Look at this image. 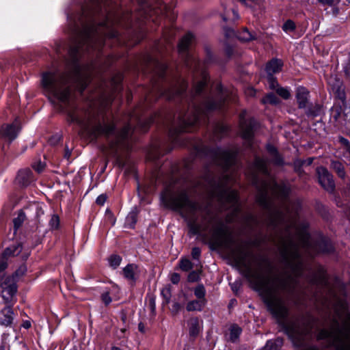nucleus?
Segmentation results:
<instances>
[{
    "label": "nucleus",
    "mask_w": 350,
    "mask_h": 350,
    "mask_svg": "<svg viewBox=\"0 0 350 350\" xmlns=\"http://www.w3.org/2000/svg\"><path fill=\"white\" fill-rule=\"evenodd\" d=\"M254 184L258 189L256 200L267 213V225L274 231L275 237L272 239L278 247L287 271L284 274L264 275L263 267L271 271V263L265 258H256L250 252H241L236 257V262L243 268V275L259 293L267 310L294 345L301 347L307 339L309 328L301 318L288 319L287 301L298 285V278L303 273L299 245L308 250L311 242L308 234L298 230L291 218V202L286 200L289 187L273 180L259 181L256 176Z\"/></svg>",
    "instance_id": "f257e3e1"
},
{
    "label": "nucleus",
    "mask_w": 350,
    "mask_h": 350,
    "mask_svg": "<svg viewBox=\"0 0 350 350\" xmlns=\"http://www.w3.org/2000/svg\"><path fill=\"white\" fill-rule=\"evenodd\" d=\"M98 14L95 12L83 10L71 21L70 31L76 40L69 51V70L62 73H44L42 83L44 90L61 104L71 122L78 124L92 139L105 137L109 154L119 159V150L129 148L133 123L130 122L118 131L113 121L100 120L92 109L75 107L72 103L71 85L76 83L81 92L88 85V75L83 72L79 62L81 53L84 50L99 51L106 37L119 36L118 31L111 27L113 14L110 11L103 21L98 22Z\"/></svg>",
    "instance_id": "f03ea898"
},
{
    "label": "nucleus",
    "mask_w": 350,
    "mask_h": 350,
    "mask_svg": "<svg viewBox=\"0 0 350 350\" xmlns=\"http://www.w3.org/2000/svg\"><path fill=\"white\" fill-rule=\"evenodd\" d=\"M194 36L191 33H187L180 41L178 51L184 59L187 66L192 68L193 71L199 72L202 75V80L196 82L193 90L191 92L190 98L192 100L193 107L190 112L179 115L178 117L177 126L170 130L169 137L174 144H178V135L183 131L191 132L197 125L206 123L208 114L216 109H221L226 102V94L223 92L220 85H217V96L213 98L208 96L203 98L201 104L197 105L194 100L200 96L206 83V74L204 70V63L200 62L189 51Z\"/></svg>",
    "instance_id": "7ed1b4c3"
},
{
    "label": "nucleus",
    "mask_w": 350,
    "mask_h": 350,
    "mask_svg": "<svg viewBox=\"0 0 350 350\" xmlns=\"http://www.w3.org/2000/svg\"><path fill=\"white\" fill-rule=\"evenodd\" d=\"M165 206L180 211L187 219L189 232L193 234L202 235L211 230V244L215 247H226L230 239V234L223 220L213 211L209 204H203L191 201L186 191L183 190L176 194L169 191L161 196Z\"/></svg>",
    "instance_id": "20e7f679"
},
{
    "label": "nucleus",
    "mask_w": 350,
    "mask_h": 350,
    "mask_svg": "<svg viewBox=\"0 0 350 350\" xmlns=\"http://www.w3.org/2000/svg\"><path fill=\"white\" fill-rule=\"evenodd\" d=\"M205 181L211 198L218 202L219 208L231 210V215L228 216L227 221L231 222L238 218L241 213V206L237 191L230 186L232 181H229L228 175H224L222 179H206Z\"/></svg>",
    "instance_id": "39448f33"
},
{
    "label": "nucleus",
    "mask_w": 350,
    "mask_h": 350,
    "mask_svg": "<svg viewBox=\"0 0 350 350\" xmlns=\"http://www.w3.org/2000/svg\"><path fill=\"white\" fill-rule=\"evenodd\" d=\"M137 4V10L135 13L124 14L120 19V23L124 21L132 23L133 21H141L144 18H152L154 21L153 16L162 15L167 12V7L160 0L153 3H149L146 0H135Z\"/></svg>",
    "instance_id": "423d86ee"
},
{
    "label": "nucleus",
    "mask_w": 350,
    "mask_h": 350,
    "mask_svg": "<svg viewBox=\"0 0 350 350\" xmlns=\"http://www.w3.org/2000/svg\"><path fill=\"white\" fill-rule=\"evenodd\" d=\"M211 155L213 162L221 168L223 172L220 176L208 174L206 179H217L218 178L222 179L224 175L228 174L229 181H234V176L232 174V171L234 170V165L236 163L237 151L217 148L212 150Z\"/></svg>",
    "instance_id": "0eeeda50"
},
{
    "label": "nucleus",
    "mask_w": 350,
    "mask_h": 350,
    "mask_svg": "<svg viewBox=\"0 0 350 350\" xmlns=\"http://www.w3.org/2000/svg\"><path fill=\"white\" fill-rule=\"evenodd\" d=\"M319 184L329 193L335 190V182L332 174L327 168L323 166L318 167L316 170Z\"/></svg>",
    "instance_id": "6e6552de"
},
{
    "label": "nucleus",
    "mask_w": 350,
    "mask_h": 350,
    "mask_svg": "<svg viewBox=\"0 0 350 350\" xmlns=\"http://www.w3.org/2000/svg\"><path fill=\"white\" fill-rule=\"evenodd\" d=\"M187 87V83L180 77L176 79L167 90H159L161 94L165 95L168 99H172L176 96H182Z\"/></svg>",
    "instance_id": "1a4fd4ad"
},
{
    "label": "nucleus",
    "mask_w": 350,
    "mask_h": 350,
    "mask_svg": "<svg viewBox=\"0 0 350 350\" xmlns=\"http://www.w3.org/2000/svg\"><path fill=\"white\" fill-rule=\"evenodd\" d=\"M1 286L2 288V297L3 299L6 303L10 302L17 290L14 277L6 276L3 278Z\"/></svg>",
    "instance_id": "9d476101"
},
{
    "label": "nucleus",
    "mask_w": 350,
    "mask_h": 350,
    "mask_svg": "<svg viewBox=\"0 0 350 350\" xmlns=\"http://www.w3.org/2000/svg\"><path fill=\"white\" fill-rule=\"evenodd\" d=\"M245 113L244 111L240 114V126L243 138L250 142L253 137L256 121L253 118L245 120Z\"/></svg>",
    "instance_id": "9b49d317"
},
{
    "label": "nucleus",
    "mask_w": 350,
    "mask_h": 350,
    "mask_svg": "<svg viewBox=\"0 0 350 350\" xmlns=\"http://www.w3.org/2000/svg\"><path fill=\"white\" fill-rule=\"evenodd\" d=\"M329 85L334 94L342 103L346 100L345 87L342 81L337 77H332L329 79Z\"/></svg>",
    "instance_id": "f8f14e48"
},
{
    "label": "nucleus",
    "mask_w": 350,
    "mask_h": 350,
    "mask_svg": "<svg viewBox=\"0 0 350 350\" xmlns=\"http://www.w3.org/2000/svg\"><path fill=\"white\" fill-rule=\"evenodd\" d=\"M19 131V128L16 122L11 124H4L0 130L1 137L6 140L12 142L16 137Z\"/></svg>",
    "instance_id": "ddd939ff"
},
{
    "label": "nucleus",
    "mask_w": 350,
    "mask_h": 350,
    "mask_svg": "<svg viewBox=\"0 0 350 350\" xmlns=\"http://www.w3.org/2000/svg\"><path fill=\"white\" fill-rule=\"evenodd\" d=\"M148 61L150 66L152 67L154 74L159 78H163L167 69L165 64L150 57H148Z\"/></svg>",
    "instance_id": "4468645a"
},
{
    "label": "nucleus",
    "mask_w": 350,
    "mask_h": 350,
    "mask_svg": "<svg viewBox=\"0 0 350 350\" xmlns=\"http://www.w3.org/2000/svg\"><path fill=\"white\" fill-rule=\"evenodd\" d=\"M309 92L303 87H299L297 90L296 98L299 108L306 109L308 107Z\"/></svg>",
    "instance_id": "2eb2a0df"
},
{
    "label": "nucleus",
    "mask_w": 350,
    "mask_h": 350,
    "mask_svg": "<svg viewBox=\"0 0 350 350\" xmlns=\"http://www.w3.org/2000/svg\"><path fill=\"white\" fill-rule=\"evenodd\" d=\"M14 320V312L10 306L5 307L0 312V324L8 326L12 323Z\"/></svg>",
    "instance_id": "dca6fc26"
},
{
    "label": "nucleus",
    "mask_w": 350,
    "mask_h": 350,
    "mask_svg": "<svg viewBox=\"0 0 350 350\" xmlns=\"http://www.w3.org/2000/svg\"><path fill=\"white\" fill-rule=\"evenodd\" d=\"M314 252L316 253H331L334 250L332 243L327 239H321L314 245Z\"/></svg>",
    "instance_id": "f3484780"
},
{
    "label": "nucleus",
    "mask_w": 350,
    "mask_h": 350,
    "mask_svg": "<svg viewBox=\"0 0 350 350\" xmlns=\"http://www.w3.org/2000/svg\"><path fill=\"white\" fill-rule=\"evenodd\" d=\"M330 167L334 172H335L339 178L341 179L345 178L347 174L345 165L342 162L332 160L331 161Z\"/></svg>",
    "instance_id": "a211bd4d"
},
{
    "label": "nucleus",
    "mask_w": 350,
    "mask_h": 350,
    "mask_svg": "<svg viewBox=\"0 0 350 350\" xmlns=\"http://www.w3.org/2000/svg\"><path fill=\"white\" fill-rule=\"evenodd\" d=\"M282 66V62L278 59H273L266 66V71L269 75L278 72Z\"/></svg>",
    "instance_id": "6ab92c4d"
},
{
    "label": "nucleus",
    "mask_w": 350,
    "mask_h": 350,
    "mask_svg": "<svg viewBox=\"0 0 350 350\" xmlns=\"http://www.w3.org/2000/svg\"><path fill=\"white\" fill-rule=\"evenodd\" d=\"M189 335L191 337H196L200 331L199 319L197 317H192L188 321Z\"/></svg>",
    "instance_id": "aec40b11"
},
{
    "label": "nucleus",
    "mask_w": 350,
    "mask_h": 350,
    "mask_svg": "<svg viewBox=\"0 0 350 350\" xmlns=\"http://www.w3.org/2000/svg\"><path fill=\"white\" fill-rule=\"evenodd\" d=\"M137 267L135 265L131 264L128 265L123 269L124 276L129 280L135 281L136 279Z\"/></svg>",
    "instance_id": "412c9836"
},
{
    "label": "nucleus",
    "mask_w": 350,
    "mask_h": 350,
    "mask_svg": "<svg viewBox=\"0 0 350 350\" xmlns=\"http://www.w3.org/2000/svg\"><path fill=\"white\" fill-rule=\"evenodd\" d=\"M267 150L271 157L272 162L276 165H282L283 164V160L281 157L278 154L276 148L272 145H268Z\"/></svg>",
    "instance_id": "4be33fe9"
},
{
    "label": "nucleus",
    "mask_w": 350,
    "mask_h": 350,
    "mask_svg": "<svg viewBox=\"0 0 350 350\" xmlns=\"http://www.w3.org/2000/svg\"><path fill=\"white\" fill-rule=\"evenodd\" d=\"M239 40L243 42H250L258 38V36L256 33H252L248 31L247 28L243 29L237 36Z\"/></svg>",
    "instance_id": "5701e85b"
},
{
    "label": "nucleus",
    "mask_w": 350,
    "mask_h": 350,
    "mask_svg": "<svg viewBox=\"0 0 350 350\" xmlns=\"http://www.w3.org/2000/svg\"><path fill=\"white\" fill-rule=\"evenodd\" d=\"M21 250L22 245L21 243H18L17 245H13L7 247L4 250L3 255L4 256V257L17 256L21 253Z\"/></svg>",
    "instance_id": "b1692460"
},
{
    "label": "nucleus",
    "mask_w": 350,
    "mask_h": 350,
    "mask_svg": "<svg viewBox=\"0 0 350 350\" xmlns=\"http://www.w3.org/2000/svg\"><path fill=\"white\" fill-rule=\"evenodd\" d=\"M206 299L193 300L188 302L186 309L187 311L201 310L205 305Z\"/></svg>",
    "instance_id": "393cba45"
},
{
    "label": "nucleus",
    "mask_w": 350,
    "mask_h": 350,
    "mask_svg": "<svg viewBox=\"0 0 350 350\" xmlns=\"http://www.w3.org/2000/svg\"><path fill=\"white\" fill-rule=\"evenodd\" d=\"M254 165H255L256 169L258 172H260L265 175L268 174L267 161V160L260 159L259 157H256L255 159Z\"/></svg>",
    "instance_id": "a878e982"
},
{
    "label": "nucleus",
    "mask_w": 350,
    "mask_h": 350,
    "mask_svg": "<svg viewBox=\"0 0 350 350\" xmlns=\"http://www.w3.org/2000/svg\"><path fill=\"white\" fill-rule=\"evenodd\" d=\"M31 172L29 170H21L18 174V179L23 185H27L31 180Z\"/></svg>",
    "instance_id": "bb28decb"
},
{
    "label": "nucleus",
    "mask_w": 350,
    "mask_h": 350,
    "mask_svg": "<svg viewBox=\"0 0 350 350\" xmlns=\"http://www.w3.org/2000/svg\"><path fill=\"white\" fill-rule=\"evenodd\" d=\"M310 283L312 284L326 286L327 282L323 275L321 274H314L310 278L308 279Z\"/></svg>",
    "instance_id": "cd10ccee"
},
{
    "label": "nucleus",
    "mask_w": 350,
    "mask_h": 350,
    "mask_svg": "<svg viewBox=\"0 0 350 350\" xmlns=\"http://www.w3.org/2000/svg\"><path fill=\"white\" fill-rule=\"evenodd\" d=\"M26 219V216L23 211H20L18 213V216L13 219L14 228L15 230L18 229Z\"/></svg>",
    "instance_id": "c85d7f7f"
},
{
    "label": "nucleus",
    "mask_w": 350,
    "mask_h": 350,
    "mask_svg": "<svg viewBox=\"0 0 350 350\" xmlns=\"http://www.w3.org/2000/svg\"><path fill=\"white\" fill-rule=\"evenodd\" d=\"M306 113L308 116H317L321 112V106L319 105H309L307 107Z\"/></svg>",
    "instance_id": "c756f323"
},
{
    "label": "nucleus",
    "mask_w": 350,
    "mask_h": 350,
    "mask_svg": "<svg viewBox=\"0 0 350 350\" xmlns=\"http://www.w3.org/2000/svg\"><path fill=\"white\" fill-rule=\"evenodd\" d=\"M137 222V213L136 212L132 211L129 213L127 217H126L125 224L126 226L129 228H133L135 224Z\"/></svg>",
    "instance_id": "7c9ffc66"
},
{
    "label": "nucleus",
    "mask_w": 350,
    "mask_h": 350,
    "mask_svg": "<svg viewBox=\"0 0 350 350\" xmlns=\"http://www.w3.org/2000/svg\"><path fill=\"white\" fill-rule=\"evenodd\" d=\"M241 332V329L237 325H232L230 332V340L232 342H235L236 340L239 338Z\"/></svg>",
    "instance_id": "2f4dec72"
},
{
    "label": "nucleus",
    "mask_w": 350,
    "mask_h": 350,
    "mask_svg": "<svg viewBox=\"0 0 350 350\" xmlns=\"http://www.w3.org/2000/svg\"><path fill=\"white\" fill-rule=\"evenodd\" d=\"M262 102L275 105L279 103V99L273 93H269L262 98Z\"/></svg>",
    "instance_id": "473e14b6"
},
{
    "label": "nucleus",
    "mask_w": 350,
    "mask_h": 350,
    "mask_svg": "<svg viewBox=\"0 0 350 350\" xmlns=\"http://www.w3.org/2000/svg\"><path fill=\"white\" fill-rule=\"evenodd\" d=\"M194 294L198 300L205 299V288L203 285H198L194 290Z\"/></svg>",
    "instance_id": "72a5a7b5"
},
{
    "label": "nucleus",
    "mask_w": 350,
    "mask_h": 350,
    "mask_svg": "<svg viewBox=\"0 0 350 350\" xmlns=\"http://www.w3.org/2000/svg\"><path fill=\"white\" fill-rule=\"evenodd\" d=\"M282 29L286 33L292 32L295 29V24L293 21L288 20L283 25Z\"/></svg>",
    "instance_id": "f704fd0d"
},
{
    "label": "nucleus",
    "mask_w": 350,
    "mask_h": 350,
    "mask_svg": "<svg viewBox=\"0 0 350 350\" xmlns=\"http://www.w3.org/2000/svg\"><path fill=\"white\" fill-rule=\"evenodd\" d=\"M109 262L110 266L113 267L114 269H116V267H118L120 265V262H121V258L120 256H118V255H112L109 258Z\"/></svg>",
    "instance_id": "c9c22d12"
},
{
    "label": "nucleus",
    "mask_w": 350,
    "mask_h": 350,
    "mask_svg": "<svg viewBox=\"0 0 350 350\" xmlns=\"http://www.w3.org/2000/svg\"><path fill=\"white\" fill-rule=\"evenodd\" d=\"M276 92L284 99H288L291 96L290 92L287 88L279 87L276 89Z\"/></svg>",
    "instance_id": "e433bc0d"
},
{
    "label": "nucleus",
    "mask_w": 350,
    "mask_h": 350,
    "mask_svg": "<svg viewBox=\"0 0 350 350\" xmlns=\"http://www.w3.org/2000/svg\"><path fill=\"white\" fill-rule=\"evenodd\" d=\"M180 268L185 271H187L192 268V263L187 258L182 259L180 262Z\"/></svg>",
    "instance_id": "4c0bfd02"
},
{
    "label": "nucleus",
    "mask_w": 350,
    "mask_h": 350,
    "mask_svg": "<svg viewBox=\"0 0 350 350\" xmlns=\"http://www.w3.org/2000/svg\"><path fill=\"white\" fill-rule=\"evenodd\" d=\"M228 131L227 126L222 124H218L215 127V133L217 135H224Z\"/></svg>",
    "instance_id": "58836bf2"
},
{
    "label": "nucleus",
    "mask_w": 350,
    "mask_h": 350,
    "mask_svg": "<svg viewBox=\"0 0 350 350\" xmlns=\"http://www.w3.org/2000/svg\"><path fill=\"white\" fill-rule=\"evenodd\" d=\"M161 295L165 299V303L168 304L171 297V292L169 288H164L161 291Z\"/></svg>",
    "instance_id": "ea45409f"
},
{
    "label": "nucleus",
    "mask_w": 350,
    "mask_h": 350,
    "mask_svg": "<svg viewBox=\"0 0 350 350\" xmlns=\"http://www.w3.org/2000/svg\"><path fill=\"white\" fill-rule=\"evenodd\" d=\"M50 226L52 228L56 229L58 228L59 224V219L57 215H53L49 222Z\"/></svg>",
    "instance_id": "a19ab883"
},
{
    "label": "nucleus",
    "mask_w": 350,
    "mask_h": 350,
    "mask_svg": "<svg viewBox=\"0 0 350 350\" xmlns=\"http://www.w3.org/2000/svg\"><path fill=\"white\" fill-rule=\"evenodd\" d=\"M32 167L36 172H38V173H40L44 169L45 164L44 163H42V161H39L33 163Z\"/></svg>",
    "instance_id": "79ce46f5"
},
{
    "label": "nucleus",
    "mask_w": 350,
    "mask_h": 350,
    "mask_svg": "<svg viewBox=\"0 0 350 350\" xmlns=\"http://www.w3.org/2000/svg\"><path fill=\"white\" fill-rule=\"evenodd\" d=\"M268 81H269V88L271 89H275V88L277 89L278 88H279L278 83L275 80V79L273 77V75H269Z\"/></svg>",
    "instance_id": "37998d69"
},
{
    "label": "nucleus",
    "mask_w": 350,
    "mask_h": 350,
    "mask_svg": "<svg viewBox=\"0 0 350 350\" xmlns=\"http://www.w3.org/2000/svg\"><path fill=\"white\" fill-rule=\"evenodd\" d=\"M318 1L323 5L334 6L337 5L340 0H318Z\"/></svg>",
    "instance_id": "c03bdc74"
},
{
    "label": "nucleus",
    "mask_w": 350,
    "mask_h": 350,
    "mask_svg": "<svg viewBox=\"0 0 350 350\" xmlns=\"http://www.w3.org/2000/svg\"><path fill=\"white\" fill-rule=\"evenodd\" d=\"M135 121L137 122V125L140 127H142V129L146 130V126H148L150 123L153 122L152 119H150L147 122L144 123L142 121L139 119H135Z\"/></svg>",
    "instance_id": "a18cd8bd"
},
{
    "label": "nucleus",
    "mask_w": 350,
    "mask_h": 350,
    "mask_svg": "<svg viewBox=\"0 0 350 350\" xmlns=\"http://www.w3.org/2000/svg\"><path fill=\"white\" fill-rule=\"evenodd\" d=\"M199 271H192L189 274L188 280L190 282H196L199 278Z\"/></svg>",
    "instance_id": "49530a36"
},
{
    "label": "nucleus",
    "mask_w": 350,
    "mask_h": 350,
    "mask_svg": "<svg viewBox=\"0 0 350 350\" xmlns=\"http://www.w3.org/2000/svg\"><path fill=\"white\" fill-rule=\"evenodd\" d=\"M101 299L106 306L109 305L111 302V298L110 297L108 292L103 293Z\"/></svg>",
    "instance_id": "de8ad7c7"
},
{
    "label": "nucleus",
    "mask_w": 350,
    "mask_h": 350,
    "mask_svg": "<svg viewBox=\"0 0 350 350\" xmlns=\"http://www.w3.org/2000/svg\"><path fill=\"white\" fill-rule=\"evenodd\" d=\"M181 308V306L180 304H178V302H174L173 303V304L172 305V308H171V312L173 314H176L178 313V312L180 311Z\"/></svg>",
    "instance_id": "09e8293b"
},
{
    "label": "nucleus",
    "mask_w": 350,
    "mask_h": 350,
    "mask_svg": "<svg viewBox=\"0 0 350 350\" xmlns=\"http://www.w3.org/2000/svg\"><path fill=\"white\" fill-rule=\"evenodd\" d=\"M306 163L304 160L297 159L294 161L295 169L297 172H300L301 167Z\"/></svg>",
    "instance_id": "8fccbe9b"
},
{
    "label": "nucleus",
    "mask_w": 350,
    "mask_h": 350,
    "mask_svg": "<svg viewBox=\"0 0 350 350\" xmlns=\"http://www.w3.org/2000/svg\"><path fill=\"white\" fill-rule=\"evenodd\" d=\"M201 250L199 247H196L192 249L191 256L193 259H198L200 256Z\"/></svg>",
    "instance_id": "3c124183"
},
{
    "label": "nucleus",
    "mask_w": 350,
    "mask_h": 350,
    "mask_svg": "<svg viewBox=\"0 0 350 350\" xmlns=\"http://www.w3.org/2000/svg\"><path fill=\"white\" fill-rule=\"evenodd\" d=\"M106 200L107 196L105 194H101L97 198L96 202L98 205H103Z\"/></svg>",
    "instance_id": "603ef678"
},
{
    "label": "nucleus",
    "mask_w": 350,
    "mask_h": 350,
    "mask_svg": "<svg viewBox=\"0 0 350 350\" xmlns=\"http://www.w3.org/2000/svg\"><path fill=\"white\" fill-rule=\"evenodd\" d=\"M256 221V218L252 215L249 214L246 216L245 222L247 223V225H250L252 223H255Z\"/></svg>",
    "instance_id": "864d4df0"
},
{
    "label": "nucleus",
    "mask_w": 350,
    "mask_h": 350,
    "mask_svg": "<svg viewBox=\"0 0 350 350\" xmlns=\"http://www.w3.org/2000/svg\"><path fill=\"white\" fill-rule=\"evenodd\" d=\"M61 139V137L59 135L53 136L50 138L49 142L51 145H56Z\"/></svg>",
    "instance_id": "5fc2aeb1"
},
{
    "label": "nucleus",
    "mask_w": 350,
    "mask_h": 350,
    "mask_svg": "<svg viewBox=\"0 0 350 350\" xmlns=\"http://www.w3.org/2000/svg\"><path fill=\"white\" fill-rule=\"evenodd\" d=\"M162 154L160 152L159 150H153L152 152L150 154V158L152 159H158Z\"/></svg>",
    "instance_id": "6e6d98bb"
},
{
    "label": "nucleus",
    "mask_w": 350,
    "mask_h": 350,
    "mask_svg": "<svg viewBox=\"0 0 350 350\" xmlns=\"http://www.w3.org/2000/svg\"><path fill=\"white\" fill-rule=\"evenodd\" d=\"M171 281L173 284H177L180 281V275L178 273H174L172 275Z\"/></svg>",
    "instance_id": "4d7b16f0"
},
{
    "label": "nucleus",
    "mask_w": 350,
    "mask_h": 350,
    "mask_svg": "<svg viewBox=\"0 0 350 350\" xmlns=\"http://www.w3.org/2000/svg\"><path fill=\"white\" fill-rule=\"evenodd\" d=\"M5 257L3 256V258L0 260V271L4 270L7 267V262L5 260Z\"/></svg>",
    "instance_id": "13d9d810"
},
{
    "label": "nucleus",
    "mask_w": 350,
    "mask_h": 350,
    "mask_svg": "<svg viewBox=\"0 0 350 350\" xmlns=\"http://www.w3.org/2000/svg\"><path fill=\"white\" fill-rule=\"evenodd\" d=\"M70 155H71V151L68 148H66L64 157L66 159H68L70 158Z\"/></svg>",
    "instance_id": "bf43d9fd"
},
{
    "label": "nucleus",
    "mask_w": 350,
    "mask_h": 350,
    "mask_svg": "<svg viewBox=\"0 0 350 350\" xmlns=\"http://www.w3.org/2000/svg\"><path fill=\"white\" fill-rule=\"evenodd\" d=\"M138 329H139V332L144 333L145 332L144 325L142 323H139Z\"/></svg>",
    "instance_id": "052dcab7"
},
{
    "label": "nucleus",
    "mask_w": 350,
    "mask_h": 350,
    "mask_svg": "<svg viewBox=\"0 0 350 350\" xmlns=\"http://www.w3.org/2000/svg\"><path fill=\"white\" fill-rule=\"evenodd\" d=\"M239 1L247 6H250V4L249 3L254 1V0H239Z\"/></svg>",
    "instance_id": "680f3d73"
},
{
    "label": "nucleus",
    "mask_w": 350,
    "mask_h": 350,
    "mask_svg": "<svg viewBox=\"0 0 350 350\" xmlns=\"http://www.w3.org/2000/svg\"><path fill=\"white\" fill-rule=\"evenodd\" d=\"M23 327L26 329H28L31 327V323L29 321H25L23 323Z\"/></svg>",
    "instance_id": "e2e57ef3"
},
{
    "label": "nucleus",
    "mask_w": 350,
    "mask_h": 350,
    "mask_svg": "<svg viewBox=\"0 0 350 350\" xmlns=\"http://www.w3.org/2000/svg\"><path fill=\"white\" fill-rule=\"evenodd\" d=\"M313 159L312 158H308L307 161H305L306 163H307V165H310L312 163Z\"/></svg>",
    "instance_id": "0e129e2a"
},
{
    "label": "nucleus",
    "mask_w": 350,
    "mask_h": 350,
    "mask_svg": "<svg viewBox=\"0 0 350 350\" xmlns=\"http://www.w3.org/2000/svg\"><path fill=\"white\" fill-rule=\"evenodd\" d=\"M111 350H121L119 347H113Z\"/></svg>",
    "instance_id": "69168bd1"
},
{
    "label": "nucleus",
    "mask_w": 350,
    "mask_h": 350,
    "mask_svg": "<svg viewBox=\"0 0 350 350\" xmlns=\"http://www.w3.org/2000/svg\"><path fill=\"white\" fill-rule=\"evenodd\" d=\"M236 288H237V287H236L235 284H233V285L232 286V289L234 291H235Z\"/></svg>",
    "instance_id": "338daca9"
},
{
    "label": "nucleus",
    "mask_w": 350,
    "mask_h": 350,
    "mask_svg": "<svg viewBox=\"0 0 350 350\" xmlns=\"http://www.w3.org/2000/svg\"><path fill=\"white\" fill-rule=\"evenodd\" d=\"M347 189H348V192L350 193V185L348 186Z\"/></svg>",
    "instance_id": "774afa93"
}]
</instances>
